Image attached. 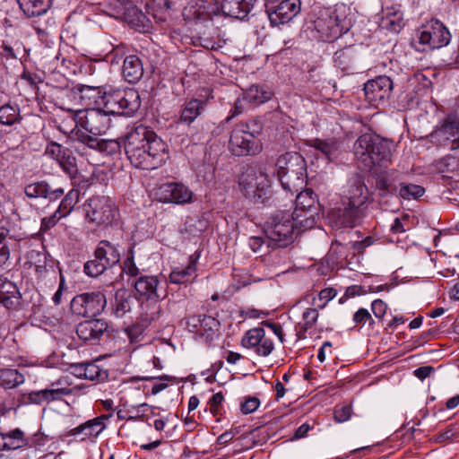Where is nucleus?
I'll use <instances>...</instances> for the list:
<instances>
[{"mask_svg":"<svg viewBox=\"0 0 459 459\" xmlns=\"http://www.w3.org/2000/svg\"><path fill=\"white\" fill-rule=\"evenodd\" d=\"M347 198L349 204L365 209L368 190L362 177L356 175L350 180Z\"/></svg>","mask_w":459,"mask_h":459,"instance_id":"nucleus-29","label":"nucleus"},{"mask_svg":"<svg viewBox=\"0 0 459 459\" xmlns=\"http://www.w3.org/2000/svg\"><path fill=\"white\" fill-rule=\"evenodd\" d=\"M429 141L438 147H449L455 151L459 149V133L452 119L443 120L428 135Z\"/></svg>","mask_w":459,"mask_h":459,"instance_id":"nucleus-18","label":"nucleus"},{"mask_svg":"<svg viewBox=\"0 0 459 459\" xmlns=\"http://www.w3.org/2000/svg\"><path fill=\"white\" fill-rule=\"evenodd\" d=\"M85 217L97 226L111 225L119 216V210L108 196L93 195L83 205Z\"/></svg>","mask_w":459,"mask_h":459,"instance_id":"nucleus-8","label":"nucleus"},{"mask_svg":"<svg viewBox=\"0 0 459 459\" xmlns=\"http://www.w3.org/2000/svg\"><path fill=\"white\" fill-rule=\"evenodd\" d=\"M266 13L273 25H280L292 20L301 8L300 0H281L278 4H273V0H266Z\"/></svg>","mask_w":459,"mask_h":459,"instance_id":"nucleus-16","label":"nucleus"},{"mask_svg":"<svg viewBox=\"0 0 459 459\" xmlns=\"http://www.w3.org/2000/svg\"><path fill=\"white\" fill-rule=\"evenodd\" d=\"M424 193L425 188L420 185L401 183L397 195L403 199L411 200L422 196Z\"/></svg>","mask_w":459,"mask_h":459,"instance_id":"nucleus-55","label":"nucleus"},{"mask_svg":"<svg viewBox=\"0 0 459 459\" xmlns=\"http://www.w3.org/2000/svg\"><path fill=\"white\" fill-rule=\"evenodd\" d=\"M148 326L144 324V322L140 318L137 322L133 324L131 326L127 327L126 332L130 340V343H138L139 337L143 333L144 330Z\"/></svg>","mask_w":459,"mask_h":459,"instance_id":"nucleus-57","label":"nucleus"},{"mask_svg":"<svg viewBox=\"0 0 459 459\" xmlns=\"http://www.w3.org/2000/svg\"><path fill=\"white\" fill-rule=\"evenodd\" d=\"M196 277V258L190 256L188 265L183 269H175L169 274V281L175 284H183L193 281Z\"/></svg>","mask_w":459,"mask_h":459,"instance_id":"nucleus-39","label":"nucleus"},{"mask_svg":"<svg viewBox=\"0 0 459 459\" xmlns=\"http://www.w3.org/2000/svg\"><path fill=\"white\" fill-rule=\"evenodd\" d=\"M133 303L134 298L126 290H117L115 293V299L112 304V314L116 317H123L126 313L131 311Z\"/></svg>","mask_w":459,"mask_h":459,"instance_id":"nucleus-36","label":"nucleus"},{"mask_svg":"<svg viewBox=\"0 0 459 459\" xmlns=\"http://www.w3.org/2000/svg\"><path fill=\"white\" fill-rule=\"evenodd\" d=\"M238 184L242 195L254 204H264L269 198L270 179L259 169L247 168L239 176Z\"/></svg>","mask_w":459,"mask_h":459,"instance_id":"nucleus-7","label":"nucleus"},{"mask_svg":"<svg viewBox=\"0 0 459 459\" xmlns=\"http://www.w3.org/2000/svg\"><path fill=\"white\" fill-rule=\"evenodd\" d=\"M112 417V413H106L88 420L79 426L70 429L68 437H79L80 441L95 443L99 436L106 429L107 421Z\"/></svg>","mask_w":459,"mask_h":459,"instance_id":"nucleus-17","label":"nucleus"},{"mask_svg":"<svg viewBox=\"0 0 459 459\" xmlns=\"http://www.w3.org/2000/svg\"><path fill=\"white\" fill-rule=\"evenodd\" d=\"M21 10L27 17L40 16L48 12L52 0H17Z\"/></svg>","mask_w":459,"mask_h":459,"instance_id":"nucleus-38","label":"nucleus"},{"mask_svg":"<svg viewBox=\"0 0 459 459\" xmlns=\"http://www.w3.org/2000/svg\"><path fill=\"white\" fill-rule=\"evenodd\" d=\"M56 161L70 178L76 176L78 172L76 159L70 149H66L65 154L64 153Z\"/></svg>","mask_w":459,"mask_h":459,"instance_id":"nucleus-53","label":"nucleus"},{"mask_svg":"<svg viewBox=\"0 0 459 459\" xmlns=\"http://www.w3.org/2000/svg\"><path fill=\"white\" fill-rule=\"evenodd\" d=\"M122 74L129 83L138 82L143 75V66L141 59L134 55L127 56L123 63Z\"/></svg>","mask_w":459,"mask_h":459,"instance_id":"nucleus-33","label":"nucleus"},{"mask_svg":"<svg viewBox=\"0 0 459 459\" xmlns=\"http://www.w3.org/2000/svg\"><path fill=\"white\" fill-rule=\"evenodd\" d=\"M273 91L267 85L252 84L243 92V100L253 106H258L269 101Z\"/></svg>","mask_w":459,"mask_h":459,"instance_id":"nucleus-34","label":"nucleus"},{"mask_svg":"<svg viewBox=\"0 0 459 459\" xmlns=\"http://www.w3.org/2000/svg\"><path fill=\"white\" fill-rule=\"evenodd\" d=\"M224 401V396L221 392H218L214 394L209 400L208 405L210 409V412L213 417H216V420L220 421V417L222 415V403Z\"/></svg>","mask_w":459,"mask_h":459,"instance_id":"nucleus-56","label":"nucleus"},{"mask_svg":"<svg viewBox=\"0 0 459 459\" xmlns=\"http://www.w3.org/2000/svg\"><path fill=\"white\" fill-rule=\"evenodd\" d=\"M319 316L316 308L308 307L302 314V321L295 325V331L298 340H303L307 337V333L310 330Z\"/></svg>","mask_w":459,"mask_h":459,"instance_id":"nucleus-41","label":"nucleus"},{"mask_svg":"<svg viewBox=\"0 0 459 459\" xmlns=\"http://www.w3.org/2000/svg\"><path fill=\"white\" fill-rule=\"evenodd\" d=\"M352 415V406L344 404L336 406L333 411V419L336 422L342 423L351 419Z\"/></svg>","mask_w":459,"mask_h":459,"instance_id":"nucleus-62","label":"nucleus"},{"mask_svg":"<svg viewBox=\"0 0 459 459\" xmlns=\"http://www.w3.org/2000/svg\"><path fill=\"white\" fill-rule=\"evenodd\" d=\"M103 108L110 114L130 116L135 113L140 106L139 92L133 88H117L112 85H104Z\"/></svg>","mask_w":459,"mask_h":459,"instance_id":"nucleus-6","label":"nucleus"},{"mask_svg":"<svg viewBox=\"0 0 459 459\" xmlns=\"http://www.w3.org/2000/svg\"><path fill=\"white\" fill-rule=\"evenodd\" d=\"M76 136L79 142L84 143L89 148L96 150L99 152L100 147V141L102 139L98 138V135L94 134H88L85 132L78 131L76 133Z\"/></svg>","mask_w":459,"mask_h":459,"instance_id":"nucleus-60","label":"nucleus"},{"mask_svg":"<svg viewBox=\"0 0 459 459\" xmlns=\"http://www.w3.org/2000/svg\"><path fill=\"white\" fill-rule=\"evenodd\" d=\"M121 269L123 273H126L131 277H136L140 274V270L134 263L133 254H131V255H128L124 260L123 264L121 265Z\"/></svg>","mask_w":459,"mask_h":459,"instance_id":"nucleus-64","label":"nucleus"},{"mask_svg":"<svg viewBox=\"0 0 459 459\" xmlns=\"http://www.w3.org/2000/svg\"><path fill=\"white\" fill-rule=\"evenodd\" d=\"M107 306V299L101 291L84 292L71 301L72 311L79 316L92 317L100 315Z\"/></svg>","mask_w":459,"mask_h":459,"instance_id":"nucleus-12","label":"nucleus"},{"mask_svg":"<svg viewBox=\"0 0 459 459\" xmlns=\"http://www.w3.org/2000/svg\"><path fill=\"white\" fill-rule=\"evenodd\" d=\"M356 59L357 54L352 46L337 50L333 56L335 65L342 71H349Z\"/></svg>","mask_w":459,"mask_h":459,"instance_id":"nucleus-43","label":"nucleus"},{"mask_svg":"<svg viewBox=\"0 0 459 459\" xmlns=\"http://www.w3.org/2000/svg\"><path fill=\"white\" fill-rule=\"evenodd\" d=\"M72 382L70 381L68 377H61L56 381L50 384V387L52 391L57 392L56 399L57 401H62L64 396H68L74 394V387H71Z\"/></svg>","mask_w":459,"mask_h":459,"instance_id":"nucleus-52","label":"nucleus"},{"mask_svg":"<svg viewBox=\"0 0 459 459\" xmlns=\"http://www.w3.org/2000/svg\"><path fill=\"white\" fill-rule=\"evenodd\" d=\"M160 281L157 276L144 275L141 276L134 282V290L138 299L143 301V305L160 301L166 297V291H161Z\"/></svg>","mask_w":459,"mask_h":459,"instance_id":"nucleus-21","label":"nucleus"},{"mask_svg":"<svg viewBox=\"0 0 459 459\" xmlns=\"http://www.w3.org/2000/svg\"><path fill=\"white\" fill-rule=\"evenodd\" d=\"M212 32H204L202 35L194 36L193 45L206 49L215 50L222 47L217 29L212 28Z\"/></svg>","mask_w":459,"mask_h":459,"instance_id":"nucleus-42","label":"nucleus"},{"mask_svg":"<svg viewBox=\"0 0 459 459\" xmlns=\"http://www.w3.org/2000/svg\"><path fill=\"white\" fill-rule=\"evenodd\" d=\"M4 437L5 451L15 450L29 446V440L20 429H15L9 433L3 434Z\"/></svg>","mask_w":459,"mask_h":459,"instance_id":"nucleus-47","label":"nucleus"},{"mask_svg":"<svg viewBox=\"0 0 459 459\" xmlns=\"http://www.w3.org/2000/svg\"><path fill=\"white\" fill-rule=\"evenodd\" d=\"M393 90V82L390 77L381 75L365 83L366 98L370 102H377L389 98Z\"/></svg>","mask_w":459,"mask_h":459,"instance_id":"nucleus-24","label":"nucleus"},{"mask_svg":"<svg viewBox=\"0 0 459 459\" xmlns=\"http://www.w3.org/2000/svg\"><path fill=\"white\" fill-rule=\"evenodd\" d=\"M241 346L254 351L261 357L269 356L274 350L273 339L268 336L263 327H255L247 330L241 339Z\"/></svg>","mask_w":459,"mask_h":459,"instance_id":"nucleus-15","label":"nucleus"},{"mask_svg":"<svg viewBox=\"0 0 459 459\" xmlns=\"http://www.w3.org/2000/svg\"><path fill=\"white\" fill-rule=\"evenodd\" d=\"M108 371L100 368L93 362H87L86 368L84 369V378L96 383H102L108 380Z\"/></svg>","mask_w":459,"mask_h":459,"instance_id":"nucleus-51","label":"nucleus"},{"mask_svg":"<svg viewBox=\"0 0 459 459\" xmlns=\"http://www.w3.org/2000/svg\"><path fill=\"white\" fill-rule=\"evenodd\" d=\"M24 194L30 199L44 198L54 202L64 195L65 190L62 187L52 188L47 181L39 180L27 184Z\"/></svg>","mask_w":459,"mask_h":459,"instance_id":"nucleus-25","label":"nucleus"},{"mask_svg":"<svg viewBox=\"0 0 459 459\" xmlns=\"http://www.w3.org/2000/svg\"><path fill=\"white\" fill-rule=\"evenodd\" d=\"M304 231L297 222L296 216L288 211H277L266 221L265 235L278 247L290 245L297 235Z\"/></svg>","mask_w":459,"mask_h":459,"instance_id":"nucleus-5","label":"nucleus"},{"mask_svg":"<svg viewBox=\"0 0 459 459\" xmlns=\"http://www.w3.org/2000/svg\"><path fill=\"white\" fill-rule=\"evenodd\" d=\"M403 13L400 4L386 6L382 10L379 27L392 32L398 33L404 27Z\"/></svg>","mask_w":459,"mask_h":459,"instance_id":"nucleus-27","label":"nucleus"},{"mask_svg":"<svg viewBox=\"0 0 459 459\" xmlns=\"http://www.w3.org/2000/svg\"><path fill=\"white\" fill-rule=\"evenodd\" d=\"M154 195L160 203L185 204L192 201L193 192L181 182H168L157 186Z\"/></svg>","mask_w":459,"mask_h":459,"instance_id":"nucleus-13","label":"nucleus"},{"mask_svg":"<svg viewBox=\"0 0 459 459\" xmlns=\"http://www.w3.org/2000/svg\"><path fill=\"white\" fill-rule=\"evenodd\" d=\"M257 0H222L221 13L235 19L243 20L247 17Z\"/></svg>","mask_w":459,"mask_h":459,"instance_id":"nucleus-28","label":"nucleus"},{"mask_svg":"<svg viewBox=\"0 0 459 459\" xmlns=\"http://www.w3.org/2000/svg\"><path fill=\"white\" fill-rule=\"evenodd\" d=\"M108 325L104 319H90L77 325L76 334L84 343L96 345L108 336Z\"/></svg>","mask_w":459,"mask_h":459,"instance_id":"nucleus-20","label":"nucleus"},{"mask_svg":"<svg viewBox=\"0 0 459 459\" xmlns=\"http://www.w3.org/2000/svg\"><path fill=\"white\" fill-rule=\"evenodd\" d=\"M58 393L52 391L51 388H45L29 393H22L18 396L17 402L19 406L27 405H42L56 402V394Z\"/></svg>","mask_w":459,"mask_h":459,"instance_id":"nucleus-30","label":"nucleus"},{"mask_svg":"<svg viewBox=\"0 0 459 459\" xmlns=\"http://www.w3.org/2000/svg\"><path fill=\"white\" fill-rule=\"evenodd\" d=\"M376 188L380 196L397 195L395 178L389 173L380 174L376 179Z\"/></svg>","mask_w":459,"mask_h":459,"instance_id":"nucleus-44","label":"nucleus"},{"mask_svg":"<svg viewBox=\"0 0 459 459\" xmlns=\"http://www.w3.org/2000/svg\"><path fill=\"white\" fill-rule=\"evenodd\" d=\"M349 6L344 3H337L333 6L319 11L314 20V29L324 41H333L349 30L350 22L347 17Z\"/></svg>","mask_w":459,"mask_h":459,"instance_id":"nucleus-3","label":"nucleus"},{"mask_svg":"<svg viewBox=\"0 0 459 459\" xmlns=\"http://www.w3.org/2000/svg\"><path fill=\"white\" fill-rule=\"evenodd\" d=\"M236 126L242 127L245 133L257 138L263 130V123L258 118H251L245 123L238 124Z\"/></svg>","mask_w":459,"mask_h":459,"instance_id":"nucleus-59","label":"nucleus"},{"mask_svg":"<svg viewBox=\"0 0 459 459\" xmlns=\"http://www.w3.org/2000/svg\"><path fill=\"white\" fill-rule=\"evenodd\" d=\"M66 149L67 148H65L61 144L52 141L47 145L45 154L57 160L64 153L65 154Z\"/></svg>","mask_w":459,"mask_h":459,"instance_id":"nucleus-63","label":"nucleus"},{"mask_svg":"<svg viewBox=\"0 0 459 459\" xmlns=\"http://www.w3.org/2000/svg\"><path fill=\"white\" fill-rule=\"evenodd\" d=\"M22 120L21 108L15 102H7L0 107V124L13 126Z\"/></svg>","mask_w":459,"mask_h":459,"instance_id":"nucleus-37","label":"nucleus"},{"mask_svg":"<svg viewBox=\"0 0 459 459\" xmlns=\"http://www.w3.org/2000/svg\"><path fill=\"white\" fill-rule=\"evenodd\" d=\"M282 188L293 195L302 189L307 177V163L301 154L287 152L279 156L275 164Z\"/></svg>","mask_w":459,"mask_h":459,"instance_id":"nucleus-4","label":"nucleus"},{"mask_svg":"<svg viewBox=\"0 0 459 459\" xmlns=\"http://www.w3.org/2000/svg\"><path fill=\"white\" fill-rule=\"evenodd\" d=\"M306 144L308 147L314 148L315 150L318 151L329 161H333L339 155L342 143L341 141L335 138H314L307 140Z\"/></svg>","mask_w":459,"mask_h":459,"instance_id":"nucleus-31","label":"nucleus"},{"mask_svg":"<svg viewBox=\"0 0 459 459\" xmlns=\"http://www.w3.org/2000/svg\"><path fill=\"white\" fill-rule=\"evenodd\" d=\"M3 288L2 292H0V304L7 309L17 308L20 306V299L22 298L17 286L8 281Z\"/></svg>","mask_w":459,"mask_h":459,"instance_id":"nucleus-40","label":"nucleus"},{"mask_svg":"<svg viewBox=\"0 0 459 459\" xmlns=\"http://www.w3.org/2000/svg\"><path fill=\"white\" fill-rule=\"evenodd\" d=\"M9 235V230L6 229L0 230V267L6 264L10 257V249L6 245L5 238Z\"/></svg>","mask_w":459,"mask_h":459,"instance_id":"nucleus-61","label":"nucleus"},{"mask_svg":"<svg viewBox=\"0 0 459 459\" xmlns=\"http://www.w3.org/2000/svg\"><path fill=\"white\" fill-rule=\"evenodd\" d=\"M109 114L106 108H86L78 110L74 114V121L77 126H81L86 132L94 135H100L109 128Z\"/></svg>","mask_w":459,"mask_h":459,"instance_id":"nucleus-11","label":"nucleus"},{"mask_svg":"<svg viewBox=\"0 0 459 459\" xmlns=\"http://www.w3.org/2000/svg\"><path fill=\"white\" fill-rule=\"evenodd\" d=\"M318 206V197L311 188H305L298 193L292 214L296 216L301 230H310L316 225Z\"/></svg>","mask_w":459,"mask_h":459,"instance_id":"nucleus-10","label":"nucleus"},{"mask_svg":"<svg viewBox=\"0 0 459 459\" xmlns=\"http://www.w3.org/2000/svg\"><path fill=\"white\" fill-rule=\"evenodd\" d=\"M419 51L427 52L441 48L450 42L451 34L446 25L437 19H431L422 24L416 32Z\"/></svg>","mask_w":459,"mask_h":459,"instance_id":"nucleus-9","label":"nucleus"},{"mask_svg":"<svg viewBox=\"0 0 459 459\" xmlns=\"http://www.w3.org/2000/svg\"><path fill=\"white\" fill-rule=\"evenodd\" d=\"M25 381L24 376L17 369L5 368L0 372V385L5 389H13Z\"/></svg>","mask_w":459,"mask_h":459,"instance_id":"nucleus-45","label":"nucleus"},{"mask_svg":"<svg viewBox=\"0 0 459 459\" xmlns=\"http://www.w3.org/2000/svg\"><path fill=\"white\" fill-rule=\"evenodd\" d=\"M124 148L131 164L140 169H159L169 158L168 144L153 130L142 124L127 131Z\"/></svg>","mask_w":459,"mask_h":459,"instance_id":"nucleus-1","label":"nucleus"},{"mask_svg":"<svg viewBox=\"0 0 459 459\" xmlns=\"http://www.w3.org/2000/svg\"><path fill=\"white\" fill-rule=\"evenodd\" d=\"M212 98L210 92L206 96L200 95L198 98L186 100L180 111V122L186 125L192 124L204 112L209 100Z\"/></svg>","mask_w":459,"mask_h":459,"instance_id":"nucleus-26","label":"nucleus"},{"mask_svg":"<svg viewBox=\"0 0 459 459\" xmlns=\"http://www.w3.org/2000/svg\"><path fill=\"white\" fill-rule=\"evenodd\" d=\"M435 169L438 173L448 174L459 171V158L446 155L434 162Z\"/></svg>","mask_w":459,"mask_h":459,"instance_id":"nucleus-49","label":"nucleus"},{"mask_svg":"<svg viewBox=\"0 0 459 459\" xmlns=\"http://www.w3.org/2000/svg\"><path fill=\"white\" fill-rule=\"evenodd\" d=\"M363 216L364 208L353 207L345 202L342 207L332 209L328 213V219L335 228H353L360 223Z\"/></svg>","mask_w":459,"mask_h":459,"instance_id":"nucleus-19","label":"nucleus"},{"mask_svg":"<svg viewBox=\"0 0 459 459\" xmlns=\"http://www.w3.org/2000/svg\"><path fill=\"white\" fill-rule=\"evenodd\" d=\"M394 143L373 133H366L358 137L353 144V153L363 170L374 167H387L392 162Z\"/></svg>","mask_w":459,"mask_h":459,"instance_id":"nucleus-2","label":"nucleus"},{"mask_svg":"<svg viewBox=\"0 0 459 459\" xmlns=\"http://www.w3.org/2000/svg\"><path fill=\"white\" fill-rule=\"evenodd\" d=\"M79 198L80 191L74 188L71 189L61 200V203L56 209L57 213H60L63 217L68 216L79 202Z\"/></svg>","mask_w":459,"mask_h":459,"instance_id":"nucleus-48","label":"nucleus"},{"mask_svg":"<svg viewBox=\"0 0 459 459\" xmlns=\"http://www.w3.org/2000/svg\"><path fill=\"white\" fill-rule=\"evenodd\" d=\"M160 301H155L149 303V306H146L147 310L145 313L142 314L141 319L144 322V324L149 326L152 324L154 326H157V322L162 317L163 311L161 309Z\"/></svg>","mask_w":459,"mask_h":459,"instance_id":"nucleus-50","label":"nucleus"},{"mask_svg":"<svg viewBox=\"0 0 459 459\" xmlns=\"http://www.w3.org/2000/svg\"><path fill=\"white\" fill-rule=\"evenodd\" d=\"M99 152L106 155H116L121 152V143L115 139H102Z\"/></svg>","mask_w":459,"mask_h":459,"instance_id":"nucleus-58","label":"nucleus"},{"mask_svg":"<svg viewBox=\"0 0 459 459\" xmlns=\"http://www.w3.org/2000/svg\"><path fill=\"white\" fill-rule=\"evenodd\" d=\"M25 52V47L19 39L6 38L0 44V56L6 61L22 59Z\"/></svg>","mask_w":459,"mask_h":459,"instance_id":"nucleus-35","label":"nucleus"},{"mask_svg":"<svg viewBox=\"0 0 459 459\" xmlns=\"http://www.w3.org/2000/svg\"><path fill=\"white\" fill-rule=\"evenodd\" d=\"M220 13L221 5L217 0H195L184 8L183 15L189 21H207Z\"/></svg>","mask_w":459,"mask_h":459,"instance_id":"nucleus-23","label":"nucleus"},{"mask_svg":"<svg viewBox=\"0 0 459 459\" xmlns=\"http://www.w3.org/2000/svg\"><path fill=\"white\" fill-rule=\"evenodd\" d=\"M229 148L236 156H247L259 153L262 144L257 138L245 133L242 127L235 126L230 133Z\"/></svg>","mask_w":459,"mask_h":459,"instance_id":"nucleus-14","label":"nucleus"},{"mask_svg":"<svg viewBox=\"0 0 459 459\" xmlns=\"http://www.w3.org/2000/svg\"><path fill=\"white\" fill-rule=\"evenodd\" d=\"M93 253L108 269L117 264L120 261V252L117 247L106 239L99 241Z\"/></svg>","mask_w":459,"mask_h":459,"instance_id":"nucleus-32","label":"nucleus"},{"mask_svg":"<svg viewBox=\"0 0 459 459\" xmlns=\"http://www.w3.org/2000/svg\"><path fill=\"white\" fill-rule=\"evenodd\" d=\"M108 268L106 264L100 260V258L93 254V258L88 260L83 264V273L89 277H98L106 272Z\"/></svg>","mask_w":459,"mask_h":459,"instance_id":"nucleus-54","label":"nucleus"},{"mask_svg":"<svg viewBox=\"0 0 459 459\" xmlns=\"http://www.w3.org/2000/svg\"><path fill=\"white\" fill-rule=\"evenodd\" d=\"M104 86L100 87H91L85 86L82 90L81 99L84 100L85 105H95L98 108L104 105Z\"/></svg>","mask_w":459,"mask_h":459,"instance_id":"nucleus-46","label":"nucleus"},{"mask_svg":"<svg viewBox=\"0 0 459 459\" xmlns=\"http://www.w3.org/2000/svg\"><path fill=\"white\" fill-rule=\"evenodd\" d=\"M186 325L190 332L212 342L218 336L220 322L211 316L195 315L187 319Z\"/></svg>","mask_w":459,"mask_h":459,"instance_id":"nucleus-22","label":"nucleus"}]
</instances>
